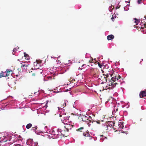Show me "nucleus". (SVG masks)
<instances>
[{"label": "nucleus", "instance_id": "obj_25", "mask_svg": "<svg viewBox=\"0 0 146 146\" xmlns=\"http://www.w3.org/2000/svg\"><path fill=\"white\" fill-rule=\"evenodd\" d=\"M98 65L99 66L100 68H101L102 67V65H101V64H100L99 62H98Z\"/></svg>", "mask_w": 146, "mask_h": 146}, {"label": "nucleus", "instance_id": "obj_9", "mask_svg": "<svg viewBox=\"0 0 146 146\" xmlns=\"http://www.w3.org/2000/svg\"><path fill=\"white\" fill-rule=\"evenodd\" d=\"M105 74H103V75L100 77V78H99V79L101 80L102 81V82L104 83L107 81V77L106 76H105Z\"/></svg>", "mask_w": 146, "mask_h": 146}, {"label": "nucleus", "instance_id": "obj_16", "mask_svg": "<svg viewBox=\"0 0 146 146\" xmlns=\"http://www.w3.org/2000/svg\"><path fill=\"white\" fill-rule=\"evenodd\" d=\"M114 38V36L112 35H109L107 36V38L108 40L112 39Z\"/></svg>", "mask_w": 146, "mask_h": 146}, {"label": "nucleus", "instance_id": "obj_12", "mask_svg": "<svg viewBox=\"0 0 146 146\" xmlns=\"http://www.w3.org/2000/svg\"><path fill=\"white\" fill-rule=\"evenodd\" d=\"M38 76V73L36 71L33 73L32 75V77L33 78H37Z\"/></svg>", "mask_w": 146, "mask_h": 146}, {"label": "nucleus", "instance_id": "obj_30", "mask_svg": "<svg viewBox=\"0 0 146 146\" xmlns=\"http://www.w3.org/2000/svg\"><path fill=\"white\" fill-rule=\"evenodd\" d=\"M64 105H63V106H64V107H65L66 106V104L65 102H64Z\"/></svg>", "mask_w": 146, "mask_h": 146}, {"label": "nucleus", "instance_id": "obj_22", "mask_svg": "<svg viewBox=\"0 0 146 146\" xmlns=\"http://www.w3.org/2000/svg\"><path fill=\"white\" fill-rule=\"evenodd\" d=\"M84 127H81L76 129L77 131H82V130L84 129Z\"/></svg>", "mask_w": 146, "mask_h": 146}, {"label": "nucleus", "instance_id": "obj_28", "mask_svg": "<svg viewBox=\"0 0 146 146\" xmlns=\"http://www.w3.org/2000/svg\"><path fill=\"white\" fill-rule=\"evenodd\" d=\"M15 146H21V145L19 144H16L15 145Z\"/></svg>", "mask_w": 146, "mask_h": 146}, {"label": "nucleus", "instance_id": "obj_6", "mask_svg": "<svg viewBox=\"0 0 146 146\" xmlns=\"http://www.w3.org/2000/svg\"><path fill=\"white\" fill-rule=\"evenodd\" d=\"M83 135L85 137V139L88 140H90L92 139V137L90 135L89 131H86L83 133Z\"/></svg>", "mask_w": 146, "mask_h": 146}, {"label": "nucleus", "instance_id": "obj_31", "mask_svg": "<svg viewBox=\"0 0 146 146\" xmlns=\"http://www.w3.org/2000/svg\"><path fill=\"white\" fill-rule=\"evenodd\" d=\"M96 122L98 124H100V121H96Z\"/></svg>", "mask_w": 146, "mask_h": 146}, {"label": "nucleus", "instance_id": "obj_1", "mask_svg": "<svg viewBox=\"0 0 146 146\" xmlns=\"http://www.w3.org/2000/svg\"><path fill=\"white\" fill-rule=\"evenodd\" d=\"M116 73H117V72L114 71L113 70L108 71L106 73L105 76L107 77H108L110 76V77L113 76L111 80L112 81L115 82L117 80H118L119 78H121V77L119 74H117Z\"/></svg>", "mask_w": 146, "mask_h": 146}, {"label": "nucleus", "instance_id": "obj_21", "mask_svg": "<svg viewBox=\"0 0 146 146\" xmlns=\"http://www.w3.org/2000/svg\"><path fill=\"white\" fill-rule=\"evenodd\" d=\"M3 77H5L4 73L3 72H1L0 73V78Z\"/></svg>", "mask_w": 146, "mask_h": 146}, {"label": "nucleus", "instance_id": "obj_42", "mask_svg": "<svg viewBox=\"0 0 146 146\" xmlns=\"http://www.w3.org/2000/svg\"><path fill=\"white\" fill-rule=\"evenodd\" d=\"M145 26H146V24H145Z\"/></svg>", "mask_w": 146, "mask_h": 146}, {"label": "nucleus", "instance_id": "obj_7", "mask_svg": "<svg viewBox=\"0 0 146 146\" xmlns=\"http://www.w3.org/2000/svg\"><path fill=\"white\" fill-rule=\"evenodd\" d=\"M66 122V123H64L65 125L64 128L67 130V131H69V130H71L73 126H74L73 125H71L70 124Z\"/></svg>", "mask_w": 146, "mask_h": 146}, {"label": "nucleus", "instance_id": "obj_13", "mask_svg": "<svg viewBox=\"0 0 146 146\" xmlns=\"http://www.w3.org/2000/svg\"><path fill=\"white\" fill-rule=\"evenodd\" d=\"M78 81V80L77 79H74L72 77L70 79V81L72 83H75Z\"/></svg>", "mask_w": 146, "mask_h": 146}, {"label": "nucleus", "instance_id": "obj_39", "mask_svg": "<svg viewBox=\"0 0 146 146\" xmlns=\"http://www.w3.org/2000/svg\"><path fill=\"white\" fill-rule=\"evenodd\" d=\"M89 65H87V66H86V67H89Z\"/></svg>", "mask_w": 146, "mask_h": 146}, {"label": "nucleus", "instance_id": "obj_23", "mask_svg": "<svg viewBox=\"0 0 146 146\" xmlns=\"http://www.w3.org/2000/svg\"><path fill=\"white\" fill-rule=\"evenodd\" d=\"M24 56L26 58H27L29 57V55L27 54H26L25 53H24Z\"/></svg>", "mask_w": 146, "mask_h": 146}, {"label": "nucleus", "instance_id": "obj_8", "mask_svg": "<svg viewBox=\"0 0 146 146\" xmlns=\"http://www.w3.org/2000/svg\"><path fill=\"white\" fill-rule=\"evenodd\" d=\"M68 131H67V130L64 129V128L62 129L60 131V133L61 135H62L63 137H66L68 136L67 132Z\"/></svg>", "mask_w": 146, "mask_h": 146}, {"label": "nucleus", "instance_id": "obj_19", "mask_svg": "<svg viewBox=\"0 0 146 146\" xmlns=\"http://www.w3.org/2000/svg\"><path fill=\"white\" fill-rule=\"evenodd\" d=\"M135 20L134 23L136 24V25H137L139 23L140 21L136 18H134Z\"/></svg>", "mask_w": 146, "mask_h": 146}, {"label": "nucleus", "instance_id": "obj_18", "mask_svg": "<svg viewBox=\"0 0 146 146\" xmlns=\"http://www.w3.org/2000/svg\"><path fill=\"white\" fill-rule=\"evenodd\" d=\"M29 64L28 65H27L26 64H25L21 66V67H27L26 69H27L29 68Z\"/></svg>", "mask_w": 146, "mask_h": 146}, {"label": "nucleus", "instance_id": "obj_17", "mask_svg": "<svg viewBox=\"0 0 146 146\" xmlns=\"http://www.w3.org/2000/svg\"><path fill=\"white\" fill-rule=\"evenodd\" d=\"M58 145V142L57 141L52 142L51 143L52 146H57Z\"/></svg>", "mask_w": 146, "mask_h": 146}, {"label": "nucleus", "instance_id": "obj_11", "mask_svg": "<svg viewBox=\"0 0 146 146\" xmlns=\"http://www.w3.org/2000/svg\"><path fill=\"white\" fill-rule=\"evenodd\" d=\"M56 133H55L54 131H53L52 132V134L53 135V136H52V137L53 139L58 138L60 137V135L57 134V133H58V131H56Z\"/></svg>", "mask_w": 146, "mask_h": 146}, {"label": "nucleus", "instance_id": "obj_3", "mask_svg": "<svg viewBox=\"0 0 146 146\" xmlns=\"http://www.w3.org/2000/svg\"><path fill=\"white\" fill-rule=\"evenodd\" d=\"M60 117H61V121L62 123H64L66 122H68L69 117V114L68 113L60 115Z\"/></svg>", "mask_w": 146, "mask_h": 146}, {"label": "nucleus", "instance_id": "obj_10", "mask_svg": "<svg viewBox=\"0 0 146 146\" xmlns=\"http://www.w3.org/2000/svg\"><path fill=\"white\" fill-rule=\"evenodd\" d=\"M115 122L114 123L112 121H110L109 122L108 125H106V126L107 128L106 129H108L110 128L112 126L115 125Z\"/></svg>", "mask_w": 146, "mask_h": 146}, {"label": "nucleus", "instance_id": "obj_2", "mask_svg": "<svg viewBox=\"0 0 146 146\" xmlns=\"http://www.w3.org/2000/svg\"><path fill=\"white\" fill-rule=\"evenodd\" d=\"M79 119L80 120L86 121L87 122L88 126H90L93 123V121L92 120L91 117L90 116L88 117L86 116H79Z\"/></svg>", "mask_w": 146, "mask_h": 146}, {"label": "nucleus", "instance_id": "obj_43", "mask_svg": "<svg viewBox=\"0 0 146 146\" xmlns=\"http://www.w3.org/2000/svg\"><path fill=\"white\" fill-rule=\"evenodd\" d=\"M1 144L0 143V146H1Z\"/></svg>", "mask_w": 146, "mask_h": 146}, {"label": "nucleus", "instance_id": "obj_32", "mask_svg": "<svg viewBox=\"0 0 146 146\" xmlns=\"http://www.w3.org/2000/svg\"><path fill=\"white\" fill-rule=\"evenodd\" d=\"M86 66V65L85 64H83V65H82V67H84V66Z\"/></svg>", "mask_w": 146, "mask_h": 146}, {"label": "nucleus", "instance_id": "obj_24", "mask_svg": "<svg viewBox=\"0 0 146 146\" xmlns=\"http://www.w3.org/2000/svg\"><path fill=\"white\" fill-rule=\"evenodd\" d=\"M142 0H138L137 1V3L139 4H140L141 3Z\"/></svg>", "mask_w": 146, "mask_h": 146}, {"label": "nucleus", "instance_id": "obj_14", "mask_svg": "<svg viewBox=\"0 0 146 146\" xmlns=\"http://www.w3.org/2000/svg\"><path fill=\"white\" fill-rule=\"evenodd\" d=\"M139 96L141 98L146 96V92L144 91H141L139 94Z\"/></svg>", "mask_w": 146, "mask_h": 146}, {"label": "nucleus", "instance_id": "obj_33", "mask_svg": "<svg viewBox=\"0 0 146 146\" xmlns=\"http://www.w3.org/2000/svg\"><path fill=\"white\" fill-rule=\"evenodd\" d=\"M53 90V89H51V90H49L50 91H52Z\"/></svg>", "mask_w": 146, "mask_h": 146}, {"label": "nucleus", "instance_id": "obj_38", "mask_svg": "<svg viewBox=\"0 0 146 146\" xmlns=\"http://www.w3.org/2000/svg\"><path fill=\"white\" fill-rule=\"evenodd\" d=\"M140 121H142V118H141V119H140Z\"/></svg>", "mask_w": 146, "mask_h": 146}, {"label": "nucleus", "instance_id": "obj_40", "mask_svg": "<svg viewBox=\"0 0 146 146\" xmlns=\"http://www.w3.org/2000/svg\"><path fill=\"white\" fill-rule=\"evenodd\" d=\"M144 17L145 18V19H146V16H145Z\"/></svg>", "mask_w": 146, "mask_h": 146}, {"label": "nucleus", "instance_id": "obj_37", "mask_svg": "<svg viewBox=\"0 0 146 146\" xmlns=\"http://www.w3.org/2000/svg\"><path fill=\"white\" fill-rule=\"evenodd\" d=\"M104 71L105 72H106V69H104Z\"/></svg>", "mask_w": 146, "mask_h": 146}, {"label": "nucleus", "instance_id": "obj_4", "mask_svg": "<svg viewBox=\"0 0 146 146\" xmlns=\"http://www.w3.org/2000/svg\"><path fill=\"white\" fill-rule=\"evenodd\" d=\"M90 71L92 76L96 78H98L99 77L100 72L97 68H91Z\"/></svg>", "mask_w": 146, "mask_h": 146}, {"label": "nucleus", "instance_id": "obj_34", "mask_svg": "<svg viewBox=\"0 0 146 146\" xmlns=\"http://www.w3.org/2000/svg\"><path fill=\"white\" fill-rule=\"evenodd\" d=\"M118 108H117L116 109V111H118Z\"/></svg>", "mask_w": 146, "mask_h": 146}, {"label": "nucleus", "instance_id": "obj_36", "mask_svg": "<svg viewBox=\"0 0 146 146\" xmlns=\"http://www.w3.org/2000/svg\"><path fill=\"white\" fill-rule=\"evenodd\" d=\"M37 62H35V64H35H35H37Z\"/></svg>", "mask_w": 146, "mask_h": 146}, {"label": "nucleus", "instance_id": "obj_20", "mask_svg": "<svg viewBox=\"0 0 146 146\" xmlns=\"http://www.w3.org/2000/svg\"><path fill=\"white\" fill-rule=\"evenodd\" d=\"M32 126V125L31 123H29L26 126V127L27 129H29Z\"/></svg>", "mask_w": 146, "mask_h": 146}, {"label": "nucleus", "instance_id": "obj_29", "mask_svg": "<svg viewBox=\"0 0 146 146\" xmlns=\"http://www.w3.org/2000/svg\"><path fill=\"white\" fill-rule=\"evenodd\" d=\"M16 51V49L15 48H14L13 49V52H15Z\"/></svg>", "mask_w": 146, "mask_h": 146}, {"label": "nucleus", "instance_id": "obj_35", "mask_svg": "<svg viewBox=\"0 0 146 146\" xmlns=\"http://www.w3.org/2000/svg\"><path fill=\"white\" fill-rule=\"evenodd\" d=\"M111 19H114V18L113 17H112L111 18Z\"/></svg>", "mask_w": 146, "mask_h": 146}, {"label": "nucleus", "instance_id": "obj_15", "mask_svg": "<svg viewBox=\"0 0 146 146\" xmlns=\"http://www.w3.org/2000/svg\"><path fill=\"white\" fill-rule=\"evenodd\" d=\"M10 72H12V70H7L5 72H4V74H4L5 77H6L7 76H8L9 75Z\"/></svg>", "mask_w": 146, "mask_h": 146}, {"label": "nucleus", "instance_id": "obj_26", "mask_svg": "<svg viewBox=\"0 0 146 146\" xmlns=\"http://www.w3.org/2000/svg\"><path fill=\"white\" fill-rule=\"evenodd\" d=\"M120 127L121 128H123V126L122 124H121V125H120Z\"/></svg>", "mask_w": 146, "mask_h": 146}, {"label": "nucleus", "instance_id": "obj_41", "mask_svg": "<svg viewBox=\"0 0 146 146\" xmlns=\"http://www.w3.org/2000/svg\"><path fill=\"white\" fill-rule=\"evenodd\" d=\"M90 62H91L90 60ZM91 62H92V61H91Z\"/></svg>", "mask_w": 146, "mask_h": 146}, {"label": "nucleus", "instance_id": "obj_5", "mask_svg": "<svg viewBox=\"0 0 146 146\" xmlns=\"http://www.w3.org/2000/svg\"><path fill=\"white\" fill-rule=\"evenodd\" d=\"M111 81L109 82V87L106 86L105 88L104 89L107 90V89H113L114 87H115L117 85H118L119 84L117 82H116V81L115 82Z\"/></svg>", "mask_w": 146, "mask_h": 146}, {"label": "nucleus", "instance_id": "obj_27", "mask_svg": "<svg viewBox=\"0 0 146 146\" xmlns=\"http://www.w3.org/2000/svg\"><path fill=\"white\" fill-rule=\"evenodd\" d=\"M34 128H35V129H36L37 128V126H35V127H32V129H33V130H35V129H34Z\"/></svg>", "mask_w": 146, "mask_h": 146}]
</instances>
